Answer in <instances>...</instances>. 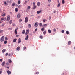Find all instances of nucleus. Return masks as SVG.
Masks as SVG:
<instances>
[{
  "mask_svg": "<svg viewBox=\"0 0 75 75\" xmlns=\"http://www.w3.org/2000/svg\"><path fill=\"white\" fill-rule=\"evenodd\" d=\"M15 4H16L15 3H13L12 4V6H14Z\"/></svg>",
  "mask_w": 75,
  "mask_h": 75,
  "instance_id": "obj_32",
  "label": "nucleus"
},
{
  "mask_svg": "<svg viewBox=\"0 0 75 75\" xmlns=\"http://www.w3.org/2000/svg\"><path fill=\"white\" fill-rule=\"evenodd\" d=\"M18 4H20V1L18 0Z\"/></svg>",
  "mask_w": 75,
  "mask_h": 75,
  "instance_id": "obj_31",
  "label": "nucleus"
},
{
  "mask_svg": "<svg viewBox=\"0 0 75 75\" xmlns=\"http://www.w3.org/2000/svg\"><path fill=\"white\" fill-rule=\"evenodd\" d=\"M8 55V53H6V54H5V55L6 56H7Z\"/></svg>",
  "mask_w": 75,
  "mask_h": 75,
  "instance_id": "obj_44",
  "label": "nucleus"
},
{
  "mask_svg": "<svg viewBox=\"0 0 75 75\" xmlns=\"http://www.w3.org/2000/svg\"><path fill=\"white\" fill-rule=\"evenodd\" d=\"M28 17H26L25 19V22L27 23V22H28Z\"/></svg>",
  "mask_w": 75,
  "mask_h": 75,
  "instance_id": "obj_2",
  "label": "nucleus"
},
{
  "mask_svg": "<svg viewBox=\"0 0 75 75\" xmlns=\"http://www.w3.org/2000/svg\"><path fill=\"white\" fill-rule=\"evenodd\" d=\"M40 38H41V39H42L44 38V37L43 36H40Z\"/></svg>",
  "mask_w": 75,
  "mask_h": 75,
  "instance_id": "obj_21",
  "label": "nucleus"
},
{
  "mask_svg": "<svg viewBox=\"0 0 75 75\" xmlns=\"http://www.w3.org/2000/svg\"><path fill=\"white\" fill-rule=\"evenodd\" d=\"M38 22H36L35 23L34 26L35 27H37L38 26Z\"/></svg>",
  "mask_w": 75,
  "mask_h": 75,
  "instance_id": "obj_3",
  "label": "nucleus"
},
{
  "mask_svg": "<svg viewBox=\"0 0 75 75\" xmlns=\"http://www.w3.org/2000/svg\"><path fill=\"white\" fill-rule=\"evenodd\" d=\"M56 12V11L55 10L54 11H53L54 13H55Z\"/></svg>",
  "mask_w": 75,
  "mask_h": 75,
  "instance_id": "obj_53",
  "label": "nucleus"
},
{
  "mask_svg": "<svg viewBox=\"0 0 75 75\" xmlns=\"http://www.w3.org/2000/svg\"><path fill=\"white\" fill-rule=\"evenodd\" d=\"M60 5H61V4L60 3H59L57 5L58 7H60Z\"/></svg>",
  "mask_w": 75,
  "mask_h": 75,
  "instance_id": "obj_24",
  "label": "nucleus"
},
{
  "mask_svg": "<svg viewBox=\"0 0 75 75\" xmlns=\"http://www.w3.org/2000/svg\"><path fill=\"white\" fill-rule=\"evenodd\" d=\"M6 20V18H1V21H3V20Z\"/></svg>",
  "mask_w": 75,
  "mask_h": 75,
  "instance_id": "obj_11",
  "label": "nucleus"
},
{
  "mask_svg": "<svg viewBox=\"0 0 75 75\" xmlns=\"http://www.w3.org/2000/svg\"><path fill=\"white\" fill-rule=\"evenodd\" d=\"M21 17V15L20 14H18L17 15V17L18 18H20Z\"/></svg>",
  "mask_w": 75,
  "mask_h": 75,
  "instance_id": "obj_7",
  "label": "nucleus"
},
{
  "mask_svg": "<svg viewBox=\"0 0 75 75\" xmlns=\"http://www.w3.org/2000/svg\"><path fill=\"white\" fill-rule=\"evenodd\" d=\"M28 33H29V30L28 29L26 31L25 35H27Z\"/></svg>",
  "mask_w": 75,
  "mask_h": 75,
  "instance_id": "obj_5",
  "label": "nucleus"
},
{
  "mask_svg": "<svg viewBox=\"0 0 75 75\" xmlns=\"http://www.w3.org/2000/svg\"><path fill=\"white\" fill-rule=\"evenodd\" d=\"M48 32L49 33H51V30L49 29L48 30Z\"/></svg>",
  "mask_w": 75,
  "mask_h": 75,
  "instance_id": "obj_26",
  "label": "nucleus"
},
{
  "mask_svg": "<svg viewBox=\"0 0 75 75\" xmlns=\"http://www.w3.org/2000/svg\"><path fill=\"white\" fill-rule=\"evenodd\" d=\"M22 21V20L21 19H20L19 20V22H21Z\"/></svg>",
  "mask_w": 75,
  "mask_h": 75,
  "instance_id": "obj_50",
  "label": "nucleus"
},
{
  "mask_svg": "<svg viewBox=\"0 0 75 75\" xmlns=\"http://www.w3.org/2000/svg\"><path fill=\"white\" fill-rule=\"evenodd\" d=\"M28 27L29 28H31V24H29L28 25Z\"/></svg>",
  "mask_w": 75,
  "mask_h": 75,
  "instance_id": "obj_19",
  "label": "nucleus"
},
{
  "mask_svg": "<svg viewBox=\"0 0 75 75\" xmlns=\"http://www.w3.org/2000/svg\"><path fill=\"white\" fill-rule=\"evenodd\" d=\"M18 8H20L21 7V5H19L18 6Z\"/></svg>",
  "mask_w": 75,
  "mask_h": 75,
  "instance_id": "obj_51",
  "label": "nucleus"
},
{
  "mask_svg": "<svg viewBox=\"0 0 75 75\" xmlns=\"http://www.w3.org/2000/svg\"><path fill=\"white\" fill-rule=\"evenodd\" d=\"M31 8L30 6H29L27 8V10H28V9H30Z\"/></svg>",
  "mask_w": 75,
  "mask_h": 75,
  "instance_id": "obj_40",
  "label": "nucleus"
},
{
  "mask_svg": "<svg viewBox=\"0 0 75 75\" xmlns=\"http://www.w3.org/2000/svg\"><path fill=\"white\" fill-rule=\"evenodd\" d=\"M33 6H35V3L34 2V3H33Z\"/></svg>",
  "mask_w": 75,
  "mask_h": 75,
  "instance_id": "obj_57",
  "label": "nucleus"
},
{
  "mask_svg": "<svg viewBox=\"0 0 75 75\" xmlns=\"http://www.w3.org/2000/svg\"><path fill=\"white\" fill-rule=\"evenodd\" d=\"M15 11L16 12H17V11H18V8H16L15 9Z\"/></svg>",
  "mask_w": 75,
  "mask_h": 75,
  "instance_id": "obj_27",
  "label": "nucleus"
},
{
  "mask_svg": "<svg viewBox=\"0 0 75 75\" xmlns=\"http://www.w3.org/2000/svg\"><path fill=\"white\" fill-rule=\"evenodd\" d=\"M18 44H20V42H21V39H20V38H19L18 40Z\"/></svg>",
  "mask_w": 75,
  "mask_h": 75,
  "instance_id": "obj_6",
  "label": "nucleus"
},
{
  "mask_svg": "<svg viewBox=\"0 0 75 75\" xmlns=\"http://www.w3.org/2000/svg\"><path fill=\"white\" fill-rule=\"evenodd\" d=\"M16 41H17V39L15 38L13 40V42H16Z\"/></svg>",
  "mask_w": 75,
  "mask_h": 75,
  "instance_id": "obj_17",
  "label": "nucleus"
},
{
  "mask_svg": "<svg viewBox=\"0 0 75 75\" xmlns=\"http://www.w3.org/2000/svg\"><path fill=\"white\" fill-rule=\"evenodd\" d=\"M42 23H39V26L41 27H42Z\"/></svg>",
  "mask_w": 75,
  "mask_h": 75,
  "instance_id": "obj_28",
  "label": "nucleus"
},
{
  "mask_svg": "<svg viewBox=\"0 0 75 75\" xmlns=\"http://www.w3.org/2000/svg\"><path fill=\"white\" fill-rule=\"evenodd\" d=\"M2 26H3L4 25V23H3L2 25Z\"/></svg>",
  "mask_w": 75,
  "mask_h": 75,
  "instance_id": "obj_59",
  "label": "nucleus"
},
{
  "mask_svg": "<svg viewBox=\"0 0 75 75\" xmlns=\"http://www.w3.org/2000/svg\"><path fill=\"white\" fill-rule=\"evenodd\" d=\"M41 10L38 11L37 12V13L38 14H40V13H41Z\"/></svg>",
  "mask_w": 75,
  "mask_h": 75,
  "instance_id": "obj_13",
  "label": "nucleus"
},
{
  "mask_svg": "<svg viewBox=\"0 0 75 75\" xmlns=\"http://www.w3.org/2000/svg\"><path fill=\"white\" fill-rule=\"evenodd\" d=\"M49 20H50L51 19V17L50 16L49 17Z\"/></svg>",
  "mask_w": 75,
  "mask_h": 75,
  "instance_id": "obj_49",
  "label": "nucleus"
},
{
  "mask_svg": "<svg viewBox=\"0 0 75 75\" xmlns=\"http://www.w3.org/2000/svg\"><path fill=\"white\" fill-rule=\"evenodd\" d=\"M48 1L49 3H50L51 1V0H48Z\"/></svg>",
  "mask_w": 75,
  "mask_h": 75,
  "instance_id": "obj_47",
  "label": "nucleus"
},
{
  "mask_svg": "<svg viewBox=\"0 0 75 75\" xmlns=\"http://www.w3.org/2000/svg\"><path fill=\"white\" fill-rule=\"evenodd\" d=\"M20 47L19 46H18L16 48L17 50H18V51H19L20 50Z\"/></svg>",
  "mask_w": 75,
  "mask_h": 75,
  "instance_id": "obj_14",
  "label": "nucleus"
},
{
  "mask_svg": "<svg viewBox=\"0 0 75 75\" xmlns=\"http://www.w3.org/2000/svg\"><path fill=\"white\" fill-rule=\"evenodd\" d=\"M17 29H15V34L16 35H17Z\"/></svg>",
  "mask_w": 75,
  "mask_h": 75,
  "instance_id": "obj_8",
  "label": "nucleus"
},
{
  "mask_svg": "<svg viewBox=\"0 0 75 75\" xmlns=\"http://www.w3.org/2000/svg\"><path fill=\"white\" fill-rule=\"evenodd\" d=\"M5 15H6V14H3L2 15V17H4V16H5Z\"/></svg>",
  "mask_w": 75,
  "mask_h": 75,
  "instance_id": "obj_46",
  "label": "nucleus"
},
{
  "mask_svg": "<svg viewBox=\"0 0 75 75\" xmlns=\"http://www.w3.org/2000/svg\"><path fill=\"white\" fill-rule=\"evenodd\" d=\"M4 4H5V5H6V6H8V4H7V3H6V1L4 2Z\"/></svg>",
  "mask_w": 75,
  "mask_h": 75,
  "instance_id": "obj_36",
  "label": "nucleus"
},
{
  "mask_svg": "<svg viewBox=\"0 0 75 75\" xmlns=\"http://www.w3.org/2000/svg\"><path fill=\"white\" fill-rule=\"evenodd\" d=\"M9 24H12V20H11L9 22Z\"/></svg>",
  "mask_w": 75,
  "mask_h": 75,
  "instance_id": "obj_25",
  "label": "nucleus"
},
{
  "mask_svg": "<svg viewBox=\"0 0 75 75\" xmlns=\"http://www.w3.org/2000/svg\"><path fill=\"white\" fill-rule=\"evenodd\" d=\"M7 73L10 75V74H11V72L9 70H8L7 71Z\"/></svg>",
  "mask_w": 75,
  "mask_h": 75,
  "instance_id": "obj_9",
  "label": "nucleus"
},
{
  "mask_svg": "<svg viewBox=\"0 0 75 75\" xmlns=\"http://www.w3.org/2000/svg\"><path fill=\"white\" fill-rule=\"evenodd\" d=\"M5 64V61H4L1 64V65H2V66H4V65Z\"/></svg>",
  "mask_w": 75,
  "mask_h": 75,
  "instance_id": "obj_18",
  "label": "nucleus"
},
{
  "mask_svg": "<svg viewBox=\"0 0 75 75\" xmlns=\"http://www.w3.org/2000/svg\"><path fill=\"white\" fill-rule=\"evenodd\" d=\"M2 52H3V53H4V52H6V49H3L2 50Z\"/></svg>",
  "mask_w": 75,
  "mask_h": 75,
  "instance_id": "obj_15",
  "label": "nucleus"
},
{
  "mask_svg": "<svg viewBox=\"0 0 75 75\" xmlns=\"http://www.w3.org/2000/svg\"><path fill=\"white\" fill-rule=\"evenodd\" d=\"M8 61L9 63H10V64L12 62V61H11V60L10 59H9Z\"/></svg>",
  "mask_w": 75,
  "mask_h": 75,
  "instance_id": "obj_22",
  "label": "nucleus"
},
{
  "mask_svg": "<svg viewBox=\"0 0 75 75\" xmlns=\"http://www.w3.org/2000/svg\"><path fill=\"white\" fill-rule=\"evenodd\" d=\"M5 40H8L7 37H5Z\"/></svg>",
  "mask_w": 75,
  "mask_h": 75,
  "instance_id": "obj_38",
  "label": "nucleus"
},
{
  "mask_svg": "<svg viewBox=\"0 0 75 75\" xmlns=\"http://www.w3.org/2000/svg\"><path fill=\"white\" fill-rule=\"evenodd\" d=\"M7 19L8 21L10 20V15L8 16Z\"/></svg>",
  "mask_w": 75,
  "mask_h": 75,
  "instance_id": "obj_4",
  "label": "nucleus"
},
{
  "mask_svg": "<svg viewBox=\"0 0 75 75\" xmlns=\"http://www.w3.org/2000/svg\"><path fill=\"white\" fill-rule=\"evenodd\" d=\"M61 33H64V32H65V31H64V30H62L61 31Z\"/></svg>",
  "mask_w": 75,
  "mask_h": 75,
  "instance_id": "obj_41",
  "label": "nucleus"
},
{
  "mask_svg": "<svg viewBox=\"0 0 75 75\" xmlns=\"http://www.w3.org/2000/svg\"><path fill=\"white\" fill-rule=\"evenodd\" d=\"M53 31L54 32H56V31H57V30H56V29L54 28L53 30Z\"/></svg>",
  "mask_w": 75,
  "mask_h": 75,
  "instance_id": "obj_37",
  "label": "nucleus"
},
{
  "mask_svg": "<svg viewBox=\"0 0 75 75\" xmlns=\"http://www.w3.org/2000/svg\"><path fill=\"white\" fill-rule=\"evenodd\" d=\"M4 40V36H2L0 39V41L1 42H3Z\"/></svg>",
  "mask_w": 75,
  "mask_h": 75,
  "instance_id": "obj_1",
  "label": "nucleus"
},
{
  "mask_svg": "<svg viewBox=\"0 0 75 75\" xmlns=\"http://www.w3.org/2000/svg\"><path fill=\"white\" fill-rule=\"evenodd\" d=\"M28 35H27L25 38V40H28Z\"/></svg>",
  "mask_w": 75,
  "mask_h": 75,
  "instance_id": "obj_12",
  "label": "nucleus"
},
{
  "mask_svg": "<svg viewBox=\"0 0 75 75\" xmlns=\"http://www.w3.org/2000/svg\"><path fill=\"white\" fill-rule=\"evenodd\" d=\"M43 33L44 34V35H45V34H46V30L44 31L43 32Z\"/></svg>",
  "mask_w": 75,
  "mask_h": 75,
  "instance_id": "obj_29",
  "label": "nucleus"
},
{
  "mask_svg": "<svg viewBox=\"0 0 75 75\" xmlns=\"http://www.w3.org/2000/svg\"><path fill=\"white\" fill-rule=\"evenodd\" d=\"M9 3H12V1L11 0H10V1H9Z\"/></svg>",
  "mask_w": 75,
  "mask_h": 75,
  "instance_id": "obj_48",
  "label": "nucleus"
},
{
  "mask_svg": "<svg viewBox=\"0 0 75 75\" xmlns=\"http://www.w3.org/2000/svg\"><path fill=\"white\" fill-rule=\"evenodd\" d=\"M25 30H23V31H22L23 34H25Z\"/></svg>",
  "mask_w": 75,
  "mask_h": 75,
  "instance_id": "obj_16",
  "label": "nucleus"
},
{
  "mask_svg": "<svg viewBox=\"0 0 75 75\" xmlns=\"http://www.w3.org/2000/svg\"><path fill=\"white\" fill-rule=\"evenodd\" d=\"M7 3H9V1H8V0H7L6 1Z\"/></svg>",
  "mask_w": 75,
  "mask_h": 75,
  "instance_id": "obj_55",
  "label": "nucleus"
},
{
  "mask_svg": "<svg viewBox=\"0 0 75 75\" xmlns=\"http://www.w3.org/2000/svg\"><path fill=\"white\" fill-rule=\"evenodd\" d=\"M2 73V71H0V74Z\"/></svg>",
  "mask_w": 75,
  "mask_h": 75,
  "instance_id": "obj_60",
  "label": "nucleus"
},
{
  "mask_svg": "<svg viewBox=\"0 0 75 75\" xmlns=\"http://www.w3.org/2000/svg\"><path fill=\"white\" fill-rule=\"evenodd\" d=\"M74 50H75V47H74Z\"/></svg>",
  "mask_w": 75,
  "mask_h": 75,
  "instance_id": "obj_64",
  "label": "nucleus"
},
{
  "mask_svg": "<svg viewBox=\"0 0 75 75\" xmlns=\"http://www.w3.org/2000/svg\"><path fill=\"white\" fill-rule=\"evenodd\" d=\"M7 68H8V69H9V67H7Z\"/></svg>",
  "mask_w": 75,
  "mask_h": 75,
  "instance_id": "obj_62",
  "label": "nucleus"
},
{
  "mask_svg": "<svg viewBox=\"0 0 75 75\" xmlns=\"http://www.w3.org/2000/svg\"><path fill=\"white\" fill-rule=\"evenodd\" d=\"M38 6H40L41 3L40 2H38L37 4Z\"/></svg>",
  "mask_w": 75,
  "mask_h": 75,
  "instance_id": "obj_23",
  "label": "nucleus"
},
{
  "mask_svg": "<svg viewBox=\"0 0 75 75\" xmlns=\"http://www.w3.org/2000/svg\"><path fill=\"white\" fill-rule=\"evenodd\" d=\"M62 4H64V3H65V1H64V0H62Z\"/></svg>",
  "mask_w": 75,
  "mask_h": 75,
  "instance_id": "obj_33",
  "label": "nucleus"
},
{
  "mask_svg": "<svg viewBox=\"0 0 75 75\" xmlns=\"http://www.w3.org/2000/svg\"><path fill=\"white\" fill-rule=\"evenodd\" d=\"M6 65H9V63H6Z\"/></svg>",
  "mask_w": 75,
  "mask_h": 75,
  "instance_id": "obj_54",
  "label": "nucleus"
},
{
  "mask_svg": "<svg viewBox=\"0 0 75 75\" xmlns=\"http://www.w3.org/2000/svg\"><path fill=\"white\" fill-rule=\"evenodd\" d=\"M0 61H2V59H0Z\"/></svg>",
  "mask_w": 75,
  "mask_h": 75,
  "instance_id": "obj_63",
  "label": "nucleus"
},
{
  "mask_svg": "<svg viewBox=\"0 0 75 75\" xmlns=\"http://www.w3.org/2000/svg\"><path fill=\"white\" fill-rule=\"evenodd\" d=\"M47 24H44L42 25V27L43 28H44V27H46V26H47Z\"/></svg>",
  "mask_w": 75,
  "mask_h": 75,
  "instance_id": "obj_10",
  "label": "nucleus"
},
{
  "mask_svg": "<svg viewBox=\"0 0 75 75\" xmlns=\"http://www.w3.org/2000/svg\"><path fill=\"white\" fill-rule=\"evenodd\" d=\"M8 30H12V28H8Z\"/></svg>",
  "mask_w": 75,
  "mask_h": 75,
  "instance_id": "obj_42",
  "label": "nucleus"
},
{
  "mask_svg": "<svg viewBox=\"0 0 75 75\" xmlns=\"http://www.w3.org/2000/svg\"><path fill=\"white\" fill-rule=\"evenodd\" d=\"M33 6L34 7V8H33V9H35V8H36V6L35 5H34Z\"/></svg>",
  "mask_w": 75,
  "mask_h": 75,
  "instance_id": "obj_39",
  "label": "nucleus"
},
{
  "mask_svg": "<svg viewBox=\"0 0 75 75\" xmlns=\"http://www.w3.org/2000/svg\"><path fill=\"white\" fill-rule=\"evenodd\" d=\"M44 28H42L41 29V30L42 31H44Z\"/></svg>",
  "mask_w": 75,
  "mask_h": 75,
  "instance_id": "obj_35",
  "label": "nucleus"
},
{
  "mask_svg": "<svg viewBox=\"0 0 75 75\" xmlns=\"http://www.w3.org/2000/svg\"><path fill=\"white\" fill-rule=\"evenodd\" d=\"M71 44V41H69L68 42V45H70Z\"/></svg>",
  "mask_w": 75,
  "mask_h": 75,
  "instance_id": "obj_20",
  "label": "nucleus"
},
{
  "mask_svg": "<svg viewBox=\"0 0 75 75\" xmlns=\"http://www.w3.org/2000/svg\"><path fill=\"white\" fill-rule=\"evenodd\" d=\"M43 21L45 23V21H46V20L45 19H44L43 20Z\"/></svg>",
  "mask_w": 75,
  "mask_h": 75,
  "instance_id": "obj_45",
  "label": "nucleus"
},
{
  "mask_svg": "<svg viewBox=\"0 0 75 75\" xmlns=\"http://www.w3.org/2000/svg\"><path fill=\"white\" fill-rule=\"evenodd\" d=\"M4 43L5 44H7V41H5L4 42Z\"/></svg>",
  "mask_w": 75,
  "mask_h": 75,
  "instance_id": "obj_34",
  "label": "nucleus"
},
{
  "mask_svg": "<svg viewBox=\"0 0 75 75\" xmlns=\"http://www.w3.org/2000/svg\"><path fill=\"white\" fill-rule=\"evenodd\" d=\"M19 36V35H16V37H18Z\"/></svg>",
  "mask_w": 75,
  "mask_h": 75,
  "instance_id": "obj_61",
  "label": "nucleus"
},
{
  "mask_svg": "<svg viewBox=\"0 0 75 75\" xmlns=\"http://www.w3.org/2000/svg\"><path fill=\"white\" fill-rule=\"evenodd\" d=\"M36 74H39V72H36Z\"/></svg>",
  "mask_w": 75,
  "mask_h": 75,
  "instance_id": "obj_56",
  "label": "nucleus"
},
{
  "mask_svg": "<svg viewBox=\"0 0 75 75\" xmlns=\"http://www.w3.org/2000/svg\"><path fill=\"white\" fill-rule=\"evenodd\" d=\"M66 34H67V35L69 34V32L68 31H67L66 32Z\"/></svg>",
  "mask_w": 75,
  "mask_h": 75,
  "instance_id": "obj_30",
  "label": "nucleus"
},
{
  "mask_svg": "<svg viewBox=\"0 0 75 75\" xmlns=\"http://www.w3.org/2000/svg\"><path fill=\"white\" fill-rule=\"evenodd\" d=\"M3 31V30H0V33H2Z\"/></svg>",
  "mask_w": 75,
  "mask_h": 75,
  "instance_id": "obj_52",
  "label": "nucleus"
},
{
  "mask_svg": "<svg viewBox=\"0 0 75 75\" xmlns=\"http://www.w3.org/2000/svg\"><path fill=\"white\" fill-rule=\"evenodd\" d=\"M37 30H38L37 28L35 29V31H37Z\"/></svg>",
  "mask_w": 75,
  "mask_h": 75,
  "instance_id": "obj_58",
  "label": "nucleus"
},
{
  "mask_svg": "<svg viewBox=\"0 0 75 75\" xmlns=\"http://www.w3.org/2000/svg\"><path fill=\"white\" fill-rule=\"evenodd\" d=\"M26 49V47H24L23 48V50H25Z\"/></svg>",
  "mask_w": 75,
  "mask_h": 75,
  "instance_id": "obj_43",
  "label": "nucleus"
}]
</instances>
